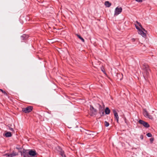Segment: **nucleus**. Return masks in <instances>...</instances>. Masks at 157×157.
I'll return each instance as SVG.
<instances>
[{"mask_svg": "<svg viewBox=\"0 0 157 157\" xmlns=\"http://www.w3.org/2000/svg\"><path fill=\"white\" fill-rule=\"evenodd\" d=\"M94 136V135L93 134V132L90 131H87L86 132V135L85 137L86 138H93Z\"/></svg>", "mask_w": 157, "mask_h": 157, "instance_id": "nucleus-5", "label": "nucleus"}, {"mask_svg": "<svg viewBox=\"0 0 157 157\" xmlns=\"http://www.w3.org/2000/svg\"><path fill=\"white\" fill-rule=\"evenodd\" d=\"M122 11V9L121 7H116L114 11V15H117L120 14Z\"/></svg>", "mask_w": 157, "mask_h": 157, "instance_id": "nucleus-6", "label": "nucleus"}, {"mask_svg": "<svg viewBox=\"0 0 157 157\" xmlns=\"http://www.w3.org/2000/svg\"><path fill=\"white\" fill-rule=\"evenodd\" d=\"M11 154L13 157L18 155L17 153L14 152V151H13Z\"/></svg>", "mask_w": 157, "mask_h": 157, "instance_id": "nucleus-20", "label": "nucleus"}, {"mask_svg": "<svg viewBox=\"0 0 157 157\" xmlns=\"http://www.w3.org/2000/svg\"><path fill=\"white\" fill-rule=\"evenodd\" d=\"M4 156H6V157H13L11 154H5L3 155Z\"/></svg>", "mask_w": 157, "mask_h": 157, "instance_id": "nucleus-19", "label": "nucleus"}, {"mask_svg": "<svg viewBox=\"0 0 157 157\" xmlns=\"http://www.w3.org/2000/svg\"><path fill=\"white\" fill-rule=\"evenodd\" d=\"M105 112L106 114H109L110 113V110L108 107H106L105 110Z\"/></svg>", "mask_w": 157, "mask_h": 157, "instance_id": "nucleus-17", "label": "nucleus"}, {"mask_svg": "<svg viewBox=\"0 0 157 157\" xmlns=\"http://www.w3.org/2000/svg\"><path fill=\"white\" fill-rule=\"evenodd\" d=\"M28 37V35L24 34L21 36V40H23L27 39Z\"/></svg>", "mask_w": 157, "mask_h": 157, "instance_id": "nucleus-14", "label": "nucleus"}, {"mask_svg": "<svg viewBox=\"0 0 157 157\" xmlns=\"http://www.w3.org/2000/svg\"><path fill=\"white\" fill-rule=\"evenodd\" d=\"M105 5L107 7H109L111 6V4L109 1H106L105 2Z\"/></svg>", "mask_w": 157, "mask_h": 157, "instance_id": "nucleus-15", "label": "nucleus"}, {"mask_svg": "<svg viewBox=\"0 0 157 157\" xmlns=\"http://www.w3.org/2000/svg\"><path fill=\"white\" fill-rule=\"evenodd\" d=\"M136 22L141 28H142V26L140 23L139 22L137 21H136Z\"/></svg>", "mask_w": 157, "mask_h": 157, "instance_id": "nucleus-23", "label": "nucleus"}, {"mask_svg": "<svg viewBox=\"0 0 157 157\" xmlns=\"http://www.w3.org/2000/svg\"><path fill=\"white\" fill-rule=\"evenodd\" d=\"M135 27L136 28V29L138 30V31H139L141 29H140V28L137 25H135Z\"/></svg>", "mask_w": 157, "mask_h": 157, "instance_id": "nucleus-25", "label": "nucleus"}, {"mask_svg": "<svg viewBox=\"0 0 157 157\" xmlns=\"http://www.w3.org/2000/svg\"><path fill=\"white\" fill-rule=\"evenodd\" d=\"M76 36H77L83 42H85V40L81 36L78 34H77Z\"/></svg>", "mask_w": 157, "mask_h": 157, "instance_id": "nucleus-18", "label": "nucleus"}, {"mask_svg": "<svg viewBox=\"0 0 157 157\" xmlns=\"http://www.w3.org/2000/svg\"><path fill=\"white\" fill-rule=\"evenodd\" d=\"M37 154L35 151H33L32 150H29V155L32 156L34 157L35 155H36Z\"/></svg>", "mask_w": 157, "mask_h": 157, "instance_id": "nucleus-10", "label": "nucleus"}, {"mask_svg": "<svg viewBox=\"0 0 157 157\" xmlns=\"http://www.w3.org/2000/svg\"><path fill=\"white\" fill-rule=\"evenodd\" d=\"M138 33L144 37H145L146 36V34L141 29L138 31Z\"/></svg>", "mask_w": 157, "mask_h": 157, "instance_id": "nucleus-13", "label": "nucleus"}, {"mask_svg": "<svg viewBox=\"0 0 157 157\" xmlns=\"http://www.w3.org/2000/svg\"><path fill=\"white\" fill-rule=\"evenodd\" d=\"M90 114L91 116H94L96 115L97 113V110L94 109V108L92 105H90Z\"/></svg>", "mask_w": 157, "mask_h": 157, "instance_id": "nucleus-1", "label": "nucleus"}, {"mask_svg": "<svg viewBox=\"0 0 157 157\" xmlns=\"http://www.w3.org/2000/svg\"><path fill=\"white\" fill-rule=\"evenodd\" d=\"M9 129L10 130H11L12 131H14L13 128H10V127H9Z\"/></svg>", "mask_w": 157, "mask_h": 157, "instance_id": "nucleus-26", "label": "nucleus"}, {"mask_svg": "<svg viewBox=\"0 0 157 157\" xmlns=\"http://www.w3.org/2000/svg\"><path fill=\"white\" fill-rule=\"evenodd\" d=\"M33 109V107L32 106H29L25 108H23L22 109V111L25 113H28L31 112Z\"/></svg>", "mask_w": 157, "mask_h": 157, "instance_id": "nucleus-4", "label": "nucleus"}, {"mask_svg": "<svg viewBox=\"0 0 157 157\" xmlns=\"http://www.w3.org/2000/svg\"><path fill=\"white\" fill-rule=\"evenodd\" d=\"M58 151L59 152L60 155L62 157H66L64 152L62 150V148L60 146L58 147Z\"/></svg>", "mask_w": 157, "mask_h": 157, "instance_id": "nucleus-8", "label": "nucleus"}, {"mask_svg": "<svg viewBox=\"0 0 157 157\" xmlns=\"http://www.w3.org/2000/svg\"><path fill=\"white\" fill-rule=\"evenodd\" d=\"M113 111L114 114V118L116 120L117 122L118 123L119 117L118 114L115 110L113 109Z\"/></svg>", "mask_w": 157, "mask_h": 157, "instance_id": "nucleus-12", "label": "nucleus"}, {"mask_svg": "<svg viewBox=\"0 0 157 157\" xmlns=\"http://www.w3.org/2000/svg\"><path fill=\"white\" fill-rule=\"evenodd\" d=\"M144 73L146 74L147 76H148L149 75V72L150 71L149 67L147 65H144Z\"/></svg>", "mask_w": 157, "mask_h": 157, "instance_id": "nucleus-9", "label": "nucleus"}, {"mask_svg": "<svg viewBox=\"0 0 157 157\" xmlns=\"http://www.w3.org/2000/svg\"><path fill=\"white\" fill-rule=\"evenodd\" d=\"M138 122L140 124L143 125L144 127L146 128H148L150 127V125L148 123L144 121L140 120Z\"/></svg>", "mask_w": 157, "mask_h": 157, "instance_id": "nucleus-7", "label": "nucleus"}, {"mask_svg": "<svg viewBox=\"0 0 157 157\" xmlns=\"http://www.w3.org/2000/svg\"><path fill=\"white\" fill-rule=\"evenodd\" d=\"M140 138L142 139H143V136L142 135H141L140 136Z\"/></svg>", "mask_w": 157, "mask_h": 157, "instance_id": "nucleus-30", "label": "nucleus"}, {"mask_svg": "<svg viewBox=\"0 0 157 157\" xmlns=\"http://www.w3.org/2000/svg\"><path fill=\"white\" fill-rule=\"evenodd\" d=\"M143 114L145 117L150 119H153L152 116L149 114L145 109H144L143 110Z\"/></svg>", "mask_w": 157, "mask_h": 157, "instance_id": "nucleus-2", "label": "nucleus"}, {"mask_svg": "<svg viewBox=\"0 0 157 157\" xmlns=\"http://www.w3.org/2000/svg\"><path fill=\"white\" fill-rule=\"evenodd\" d=\"M28 151V150L23 149L22 151H20V152L21 155L24 157H29Z\"/></svg>", "mask_w": 157, "mask_h": 157, "instance_id": "nucleus-3", "label": "nucleus"}, {"mask_svg": "<svg viewBox=\"0 0 157 157\" xmlns=\"http://www.w3.org/2000/svg\"><path fill=\"white\" fill-rule=\"evenodd\" d=\"M142 29H143V30H144V31H145V32H147V31L145 30V29H144L143 28H142Z\"/></svg>", "mask_w": 157, "mask_h": 157, "instance_id": "nucleus-31", "label": "nucleus"}, {"mask_svg": "<svg viewBox=\"0 0 157 157\" xmlns=\"http://www.w3.org/2000/svg\"><path fill=\"white\" fill-rule=\"evenodd\" d=\"M104 124L105 126L106 127H108L109 125V123L106 121L105 122Z\"/></svg>", "mask_w": 157, "mask_h": 157, "instance_id": "nucleus-21", "label": "nucleus"}, {"mask_svg": "<svg viewBox=\"0 0 157 157\" xmlns=\"http://www.w3.org/2000/svg\"><path fill=\"white\" fill-rule=\"evenodd\" d=\"M131 40H132V41L133 42H135V40H136V39H134V38H133L132 39H131Z\"/></svg>", "mask_w": 157, "mask_h": 157, "instance_id": "nucleus-29", "label": "nucleus"}, {"mask_svg": "<svg viewBox=\"0 0 157 157\" xmlns=\"http://www.w3.org/2000/svg\"><path fill=\"white\" fill-rule=\"evenodd\" d=\"M12 134H11V132H7L5 134V136L6 137H11L12 136Z\"/></svg>", "mask_w": 157, "mask_h": 157, "instance_id": "nucleus-16", "label": "nucleus"}, {"mask_svg": "<svg viewBox=\"0 0 157 157\" xmlns=\"http://www.w3.org/2000/svg\"><path fill=\"white\" fill-rule=\"evenodd\" d=\"M0 91L4 94H6V95L7 94L6 92L5 91L3 90H2L0 89Z\"/></svg>", "mask_w": 157, "mask_h": 157, "instance_id": "nucleus-24", "label": "nucleus"}, {"mask_svg": "<svg viewBox=\"0 0 157 157\" xmlns=\"http://www.w3.org/2000/svg\"><path fill=\"white\" fill-rule=\"evenodd\" d=\"M150 140L151 142H152L154 140L153 138H151L150 139Z\"/></svg>", "mask_w": 157, "mask_h": 157, "instance_id": "nucleus-28", "label": "nucleus"}, {"mask_svg": "<svg viewBox=\"0 0 157 157\" xmlns=\"http://www.w3.org/2000/svg\"><path fill=\"white\" fill-rule=\"evenodd\" d=\"M135 1L138 2H142V0H135Z\"/></svg>", "mask_w": 157, "mask_h": 157, "instance_id": "nucleus-27", "label": "nucleus"}, {"mask_svg": "<svg viewBox=\"0 0 157 157\" xmlns=\"http://www.w3.org/2000/svg\"><path fill=\"white\" fill-rule=\"evenodd\" d=\"M147 136L148 137H151L152 136V135L150 133H148L147 134Z\"/></svg>", "mask_w": 157, "mask_h": 157, "instance_id": "nucleus-22", "label": "nucleus"}, {"mask_svg": "<svg viewBox=\"0 0 157 157\" xmlns=\"http://www.w3.org/2000/svg\"><path fill=\"white\" fill-rule=\"evenodd\" d=\"M99 105V113L101 114V116H103L104 114V112L102 109V107L100 105L98 104Z\"/></svg>", "mask_w": 157, "mask_h": 157, "instance_id": "nucleus-11", "label": "nucleus"}]
</instances>
